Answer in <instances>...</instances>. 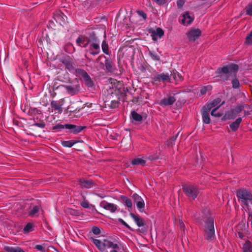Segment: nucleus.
I'll list each match as a JSON object with an SVG mask.
<instances>
[{
  "mask_svg": "<svg viewBox=\"0 0 252 252\" xmlns=\"http://www.w3.org/2000/svg\"><path fill=\"white\" fill-rule=\"evenodd\" d=\"M201 216L205 219L204 225V237L208 241L215 239V231L214 219L210 216L208 209L205 208L201 212Z\"/></svg>",
  "mask_w": 252,
  "mask_h": 252,
  "instance_id": "obj_1",
  "label": "nucleus"
},
{
  "mask_svg": "<svg viewBox=\"0 0 252 252\" xmlns=\"http://www.w3.org/2000/svg\"><path fill=\"white\" fill-rule=\"evenodd\" d=\"M94 244L102 252H126L124 247L107 239H92Z\"/></svg>",
  "mask_w": 252,
  "mask_h": 252,
  "instance_id": "obj_2",
  "label": "nucleus"
},
{
  "mask_svg": "<svg viewBox=\"0 0 252 252\" xmlns=\"http://www.w3.org/2000/svg\"><path fill=\"white\" fill-rule=\"evenodd\" d=\"M238 201L248 207V204L252 201V194L248 189H240L237 191Z\"/></svg>",
  "mask_w": 252,
  "mask_h": 252,
  "instance_id": "obj_3",
  "label": "nucleus"
},
{
  "mask_svg": "<svg viewBox=\"0 0 252 252\" xmlns=\"http://www.w3.org/2000/svg\"><path fill=\"white\" fill-rule=\"evenodd\" d=\"M238 70V66L237 64L230 63L222 67L218 68L217 73L222 77V75H225L226 77L230 76H236V73Z\"/></svg>",
  "mask_w": 252,
  "mask_h": 252,
  "instance_id": "obj_4",
  "label": "nucleus"
},
{
  "mask_svg": "<svg viewBox=\"0 0 252 252\" xmlns=\"http://www.w3.org/2000/svg\"><path fill=\"white\" fill-rule=\"evenodd\" d=\"M183 189L185 194L191 199H194L199 193L197 187L191 184L184 185Z\"/></svg>",
  "mask_w": 252,
  "mask_h": 252,
  "instance_id": "obj_5",
  "label": "nucleus"
},
{
  "mask_svg": "<svg viewBox=\"0 0 252 252\" xmlns=\"http://www.w3.org/2000/svg\"><path fill=\"white\" fill-rule=\"evenodd\" d=\"M187 38L190 42L197 40L201 35V31L199 29L192 28L186 33Z\"/></svg>",
  "mask_w": 252,
  "mask_h": 252,
  "instance_id": "obj_6",
  "label": "nucleus"
},
{
  "mask_svg": "<svg viewBox=\"0 0 252 252\" xmlns=\"http://www.w3.org/2000/svg\"><path fill=\"white\" fill-rule=\"evenodd\" d=\"M224 103V101L221 102V99L218 97L213 101L207 103L204 107L206 110L211 111L212 109H218Z\"/></svg>",
  "mask_w": 252,
  "mask_h": 252,
  "instance_id": "obj_7",
  "label": "nucleus"
},
{
  "mask_svg": "<svg viewBox=\"0 0 252 252\" xmlns=\"http://www.w3.org/2000/svg\"><path fill=\"white\" fill-rule=\"evenodd\" d=\"M132 198L134 202L136 203L137 208L140 212H142L145 207V203L142 197L137 193H133Z\"/></svg>",
  "mask_w": 252,
  "mask_h": 252,
  "instance_id": "obj_8",
  "label": "nucleus"
},
{
  "mask_svg": "<svg viewBox=\"0 0 252 252\" xmlns=\"http://www.w3.org/2000/svg\"><path fill=\"white\" fill-rule=\"evenodd\" d=\"M63 87L67 93L71 95H73L77 94L80 91V85L78 84L64 85Z\"/></svg>",
  "mask_w": 252,
  "mask_h": 252,
  "instance_id": "obj_9",
  "label": "nucleus"
},
{
  "mask_svg": "<svg viewBox=\"0 0 252 252\" xmlns=\"http://www.w3.org/2000/svg\"><path fill=\"white\" fill-rule=\"evenodd\" d=\"M100 206L103 209L109 211L111 213H115L118 209V206L113 203H109L105 200L102 201Z\"/></svg>",
  "mask_w": 252,
  "mask_h": 252,
  "instance_id": "obj_10",
  "label": "nucleus"
},
{
  "mask_svg": "<svg viewBox=\"0 0 252 252\" xmlns=\"http://www.w3.org/2000/svg\"><path fill=\"white\" fill-rule=\"evenodd\" d=\"M153 79L154 81L157 82H170V76L167 73H160V74H156L153 77Z\"/></svg>",
  "mask_w": 252,
  "mask_h": 252,
  "instance_id": "obj_11",
  "label": "nucleus"
},
{
  "mask_svg": "<svg viewBox=\"0 0 252 252\" xmlns=\"http://www.w3.org/2000/svg\"><path fill=\"white\" fill-rule=\"evenodd\" d=\"M88 51L92 55H96L100 53V47L99 42H90L89 44Z\"/></svg>",
  "mask_w": 252,
  "mask_h": 252,
  "instance_id": "obj_12",
  "label": "nucleus"
},
{
  "mask_svg": "<svg viewBox=\"0 0 252 252\" xmlns=\"http://www.w3.org/2000/svg\"><path fill=\"white\" fill-rule=\"evenodd\" d=\"M174 96L169 95L164 97L158 103V104L162 107L172 105L176 101Z\"/></svg>",
  "mask_w": 252,
  "mask_h": 252,
  "instance_id": "obj_13",
  "label": "nucleus"
},
{
  "mask_svg": "<svg viewBox=\"0 0 252 252\" xmlns=\"http://www.w3.org/2000/svg\"><path fill=\"white\" fill-rule=\"evenodd\" d=\"M194 16L192 14L188 12L184 13L181 19V23L184 26H188L194 20Z\"/></svg>",
  "mask_w": 252,
  "mask_h": 252,
  "instance_id": "obj_14",
  "label": "nucleus"
},
{
  "mask_svg": "<svg viewBox=\"0 0 252 252\" xmlns=\"http://www.w3.org/2000/svg\"><path fill=\"white\" fill-rule=\"evenodd\" d=\"M62 63L65 66V68L67 69H68L70 72H74L75 70V64L71 59L68 57H66L63 60Z\"/></svg>",
  "mask_w": 252,
  "mask_h": 252,
  "instance_id": "obj_15",
  "label": "nucleus"
},
{
  "mask_svg": "<svg viewBox=\"0 0 252 252\" xmlns=\"http://www.w3.org/2000/svg\"><path fill=\"white\" fill-rule=\"evenodd\" d=\"M64 99H62L58 101L53 100L51 102V107L55 111H57L59 113H62V107L64 103Z\"/></svg>",
  "mask_w": 252,
  "mask_h": 252,
  "instance_id": "obj_16",
  "label": "nucleus"
},
{
  "mask_svg": "<svg viewBox=\"0 0 252 252\" xmlns=\"http://www.w3.org/2000/svg\"><path fill=\"white\" fill-rule=\"evenodd\" d=\"M150 33H151L152 39L154 41L160 38L164 34L163 31L160 28H157L156 30H152Z\"/></svg>",
  "mask_w": 252,
  "mask_h": 252,
  "instance_id": "obj_17",
  "label": "nucleus"
},
{
  "mask_svg": "<svg viewBox=\"0 0 252 252\" xmlns=\"http://www.w3.org/2000/svg\"><path fill=\"white\" fill-rule=\"evenodd\" d=\"M79 185L81 188L90 189L94 186V182L91 180L81 178L79 181Z\"/></svg>",
  "mask_w": 252,
  "mask_h": 252,
  "instance_id": "obj_18",
  "label": "nucleus"
},
{
  "mask_svg": "<svg viewBox=\"0 0 252 252\" xmlns=\"http://www.w3.org/2000/svg\"><path fill=\"white\" fill-rule=\"evenodd\" d=\"M105 67L106 70L111 73H114L116 71V67L112 61L106 59L105 61Z\"/></svg>",
  "mask_w": 252,
  "mask_h": 252,
  "instance_id": "obj_19",
  "label": "nucleus"
},
{
  "mask_svg": "<svg viewBox=\"0 0 252 252\" xmlns=\"http://www.w3.org/2000/svg\"><path fill=\"white\" fill-rule=\"evenodd\" d=\"M84 127L77 126L74 125L66 124V128L71 130V131L74 134H77L81 132Z\"/></svg>",
  "mask_w": 252,
  "mask_h": 252,
  "instance_id": "obj_20",
  "label": "nucleus"
},
{
  "mask_svg": "<svg viewBox=\"0 0 252 252\" xmlns=\"http://www.w3.org/2000/svg\"><path fill=\"white\" fill-rule=\"evenodd\" d=\"M130 216L133 219L138 227L143 226L144 225L143 219L138 215H135L132 213L129 214Z\"/></svg>",
  "mask_w": 252,
  "mask_h": 252,
  "instance_id": "obj_21",
  "label": "nucleus"
},
{
  "mask_svg": "<svg viewBox=\"0 0 252 252\" xmlns=\"http://www.w3.org/2000/svg\"><path fill=\"white\" fill-rule=\"evenodd\" d=\"M41 210V208L39 206L35 205L31 207L29 211V216L31 217H37L39 215V213Z\"/></svg>",
  "mask_w": 252,
  "mask_h": 252,
  "instance_id": "obj_22",
  "label": "nucleus"
},
{
  "mask_svg": "<svg viewBox=\"0 0 252 252\" xmlns=\"http://www.w3.org/2000/svg\"><path fill=\"white\" fill-rule=\"evenodd\" d=\"M210 111L207 110L205 109V107H204L203 108V111H202V119L204 123L208 124L210 123V116L208 113V112Z\"/></svg>",
  "mask_w": 252,
  "mask_h": 252,
  "instance_id": "obj_23",
  "label": "nucleus"
},
{
  "mask_svg": "<svg viewBox=\"0 0 252 252\" xmlns=\"http://www.w3.org/2000/svg\"><path fill=\"white\" fill-rule=\"evenodd\" d=\"M120 198L122 201V202L126 205L128 208H132V202L131 200L127 197V196L122 195L120 197Z\"/></svg>",
  "mask_w": 252,
  "mask_h": 252,
  "instance_id": "obj_24",
  "label": "nucleus"
},
{
  "mask_svg": "<svg viewBox=\"0 0 252 252\" xmlns=\"http://www.w3.org/2000/svg\"><path fill=\"white\" fill-rule=\"evenodd\" d=\"M242 122L241 118H237L235 122L230 125V127L233 131H236L239 127L240 124Z\"/></svg>",
  "mask_w": 252,
  "mask_h": 252,
  "instance_id": "obj_25",
  "label": "nucleus"
},
{
  "mask_svg": "<svg viewBox=\"0 0 252 252\" xmlns=\"http://www.w3.org/2000/svg\"><path fill=\"white\" fill-rule=\"evenodd\" d=\"M5 250L7 252H25L19 247L7 246L5 247Z\"/></svg>",
  "mask_w": 252,
  "mask_h": 252,
  "instance_id": "obj_26",
  "label": "nucleus"
},
{
  "mask_svg": "<svg viewBox=\"0 0 252 252\" xmlns=\"http://www.w3.org/2000/svg\"><path fill=\"white\" fill-rule=\"evenodd\" d=\"M131 163L133 165H141L143 166L145 164L146 161L142 158H136L132 160Z\"/></svg>",
  "mask_w": 252,
  "mask_h": 252,
  "instance_id": "obj_27",
  "label": "nucleus"
},
{
  "mask_svg": "<svg viewBox=\"0 0 252 252\" xmlns=\"http://www.w3.org/2000/svg\"><path fill=\"white\" fill-rule=\"evenodd\" d=\"M244 252H252V244L249 241H246L243 245Z\"/></svg>",
  "mask_w": 252,
  "mask_h": 252,
  "instance_id": "obj_28",
  "label": "nucleus"
},
{
  "mask_svg": "<svg viewBox=\"0 0 252 252\" xmlns=\"http://www.w3.org/2000/svg\"><path fill=\"white\" fill-rule=\"evenodd\" d=\"M34 225L32 223L29 222L25 226L23 229V231L25 233H27L30 232L32 231L34 229Z\"/></svg>",
  "mask_w": 252,
  "mask_h": 252,
  "instance_id": "obj_29",
  "label": "nucleus"
},
{
  "mask_svg": "<svg viewBox=\"0 0 252 252\" xmlns=\"http://www.w3.org/2000/svg\"><path fill=\"white\" fill-rule=\"evenodd\" d=\"M171 75H172L173 79L176 82H180L183 80V77L182 75L176 71H173L172 72H171Z\"/></svg>",
  "mask_w": 252,
  "mask_h": 252,
  "instance_id": "obj_30",
  "label": "nucleus"
},
{
  "mask_svg": "<svg viewBox=\"0 0 252 252\" xmlns=\"http://www.w3.org/2000/svg\"><path fill=\"white\" fill-rule=\"evenodd\" d=\"M77 143V141L75 140L63 141H62V144L63 147L70 148Z\"/></svg>",
  "mask_w": 252,
  "mask_h": 252,
  "instance_id": "obj_31",
  "label": "nucleus"
},
{
  "mask_svg": "<svg viewBox=\"0 0 252 252\" xmlns=\"http://www.w3.org/2000/svg\"><path fill=\"white\" fill-rule=\"evenodd\" d=\"M101 48L102 50V51L103 53L106 55H109V48H108V45L105 39H104L101 44Z\"/></svg>",
  "mask_w": 252,
  "mask_h": 252,
  "instance_id": "obj_32",
  "label": "nucleus"
},
{
  "mask_svg": "<svg viewBox=\"0 0 252 252\" xmlns=\"http://www.w3.org/2000/svg\"><path fill=\"white\" fill-rule=\"evenodd\" d=\"M249 108V106L247 104H245L242 107L238 106L235 108V109H232V113H235V115H238L241 112L243 109H248Z\"/></svg>",
  "mask_w": 252,
  "mask_h": 252,
  "instance_id": "obj_33",
  "label": "nucleus"
},
{
  "mask_svg": "<svg viewBox=\"0 0 252 252\" xmlns=\"http://www.w3.org/2000/svg\"><path fill=\"white\" fill-rule=\"evenodd\" d=\"M131 115L132 119L135 121L140 122L142 120V116L135 111L131 112Z\"/></svg>",
  "mask_w": 252,
  "mask_h": 252,
  "instance_id": "obj_34",
  "label": "nucleus"
},
{
  "mask_svg": "<svg viewBox=\"0 0 252 252\" xmlns=\"http://www.w3.org/2000/svg\"><path fill=\"white\" fill-rule=\"evenodd\" d=\"M83 78L85 81V83L89 87H92L93 86V82L88 74L84 76Z\"/></svg>",
  "mask_w": 252,
  "mask_h": 252,
  "instance_id": "obj_35",
  "label": "nucleus"
},
{
  "mask_svg": "<svg viewBox=\"0 0 252 252\" xmlns=\"http://www.w3.org/2000/svg\"><path fill=\"white\" fill-rule=\"evenodd\" d=\"M212 86L210 85H208L206 86H204L203 87L200 88V93L201 94L203 95L205 94L208 91H209L212 90Z\"/></svg>",
  "mask_w": 252,
  "mask_h": 252,
  "instance_id": "obj_36",
  "label": "nucleus"
},
{
  "mask_svg": "<svg viewBox=\"0 0 252 252\" xmlns=\"http://www.w3.org/2000/svg\"><path fill=\"white\" fill-rule=\"evenodd\" d=\"M74 72L80 75L83 77L88 74L84 70L80 68L75 69Z\"/></svg>",
  "mask_w": 252,
  "mask_h": 252,
  "instance_id": "obj_37",
  "label": "nucleus"
},
{
  "mask_svg": "<svg viewBox=\"0 0 252 252\" xmlns=\"http://www.w3.org/2000/svg\"><path fill=\"white\" fill-rule=\"evenodd\" d=\"M151 57L154 60L159 61L160 60L159 56L155 52H149Z\"/></svg>",
  "mask_w": 252,
  "mask_h": 252,
  "instance_id": "obj_38",
  "label": "nucleus"
},
{
  "mask_svg": "<svg viewBox=\"0 0 252 252\" xmlns=\"http://www.w3.org/2000/svg\"><path fill=\"white\" fill-rule=\"evenodd\" d=\"M232 87L234 89H237L239 87L240 83L238 79L235 78L232 81Z\"/></svg>",
  "mask_w": 252,
  "mask_h": 252,
  "instance_id": "obj_39",
  "label": "nucleus"
},
{
  "mask_svg": "<svg viewBox=\"0 0 252 252\" xmlns=\"http://www.w3.org/2000/svg\"><path fill=\"white\" fill-rule=\"evenodd\" d=\"M246 43L251 44L252 43V31L247 36L246 38Z\"/></svg>",
  "mask_w": 252,
  "mask_h": 252,
  "instance_id": "obj_40",
  "label": "nucleus"
},
{
  "mask_svg": "<svg viewBox=\"0 0 252 252\" xmlns=\"http://www.w3.org/2000/svg\"><path fill=\"white\" fill-rule=\"evenodd\" d=\"M226 115L228 119H234L237 116V115H235V113H232V110L228 112Z\"/></svg>",
  "mask_w": 252,
  "mask_h": 252,
  "instance_id": "obj_41",
  "label": "nucleus"
},
{
  "mask_svg": "<svg viewBox=\"0 0 252 252\" xmlns=\"http://www.w3.org/2000/svg\"><path fill=\"white\" fill-rule=\"evenodd\" d=\"M246 14L252 15V4L248 5L246 8Z\"/></svg>",
  "mask_w": 252,
  "mask_h": 252,
  "instance_id": "obj_42",
  "label": "nucleus"
},
{
  "mask_svg": "<svg viewBox=\"0 0 252 252\" xmlns=\"http://www.w3.org/2000/svg\"><path fill=\"white\" fill-rule=\"evenodd\" d=\"M66 128V125L57 124L53 127V129Z\"/></svg>",
  "mask_w": 252,
  "mask_h": 252,
  "instance_id": "obj_43",
  "label": "nucleus"
},
{
  "mask_svg": "<svg viewBox=\"0 0 252 252\" xmlns=\"http://www.w3.org/2000/svg\"><path fill=\"white\" fill-rule=\"evenodd\" d=\"M92 232L95 235H98L100 233V229L96 226H94L92 228Z\"/></svg>",
  "mask_w": 252,
  "mask_h": 252,
  "instance_id": "obj_44",
  "label": "nucleus"
},
{
  "mask_svg": "<svg viewBox=\"0 0 252 252\" xmlns=\"http://www.w3.org/2000/svg\"><path fill=\"white\" fill-rule=\"evenodd\" d=\"M80 204L81 205L85 208H88L89 207V203L86 200L82 201Z\"/></svg>",
  "mask_w": 252,
  "mask_h": 252,
  "instance_id": "obj_45",
  "label": "nucleus"
},
{
  "mask_svg": "<svg viewBox=\"0 0 252 252\" xmlns=\"http://www.w3.org/2000/svg\"><path fill=\"white\" fill-rule=\"evenodd\" d=\"M217 109H211V114L212 116H215V117H219L221 116V114L219 113H216V111Z\"/></svg>",
  "mask_w": 252,
  "mask_h": 252,
  "instance_id": "obj_46",
  "label": "nucleus"
},
{
  "mask_svg": "<svg viewBox=\"0 0 252 252\" xmlns=\"http://www.w3.org/2000/svg\"><path fill=\"white\" fill-rule=\"evenodd\" d=\"M137 14L139 16L142 17L143 20H145L147 18V15L145 12H144L142 11H137Z\"/></svg>",
  "mask_w": 252,
  "mask_h": 252,
  "instance_id": "obj_47",
  "label": "nucleus"
},
{
  "mask_svg": "<svg viewBox=\"0 0 252 252\" xmlns=\"http://www.w3.org/2000/svg\"><path fill=\"white\" fill-rule=\"evenodd\" d=\"M35 249L42 252H45L46 251L45 249L42 245H36L35 246Z\"/></svg>",
  "mask_w": 252,
  "mask_h": 252,
  "instance_id": "obj_48",
  "label": "nucleus"
},
{
  "mask_svg": "<svg viewBox=\"0 0 252 252\" xmlns=\"http://www.w3.org/2000/svg\"><path fill=\"white\" fill-rule=\"evenodd\" d=\"M158 5H162L166 2L167 0H152Z\"/></svg>",
  "mask_w": 252,
  "mask_h": 252,
  "instance_id": "obj_49",
  "label": "nucleus"
},
{
  "mask_svg": "<svg viewBox=\"0 0 252 252\" xmlns=\"http://www.w3.org/2000/svg\"><path fill=\"white\" fill-rule=\"evenodd\" d=\"M185 3L184 0H178L177 1V5L179 8L182 7Z\"/></svg>",
  "mask_w": 252,
  "mask_h": 252,
  "instance_id": "obj_50",
  "label": "nucleus"
},
{
  "mask_svg": "<svg viewBox=\"0 0 252 252\" xmlns=\"http://www.w3.org/2000/svg\"><path fill=\"white\" fill-rule=\"evenodd\" d=\"M34 125L41 128H43L45 126V124L43 122L34 123Z\"/></svg>",
  "mask_w": 252,
  "mask_h": 252,
  "instance_id": "obj_51",
  "label": "nucleus"
},
{
  "mask_svg": "<svg viewBox=\"0 0 252 252\" xmlns=\"http://www.w3.org/2000/svg\"><path fill=\"white\" fill-rule=\"evenodd\" d=\"M118 221L121 223L126 226L127 228H130L129 226L122 219H119Z\"/></svg>",
  "mask_w": 252,
  "mask_h": 252,
  "instance_id": "obj_52",
  "label": "nucleus"
},
{
  "mask_svg": "<svg viewBox=\"0 0 252 252\" xmlns=\"http://www.w3.org/2000/svg\"><path fill=\"white\" fill-rule=\"evenodd\" d=\"M82 42V40L80 38H78L76 40V43L79 46H81Z\"/></svg>",
  "mask_w": 252,
  "mask_h": 252,
  "instance_id": "obj_53",
  "label": "nucleus"
},
{
  "mask_svg": "<svg viewBox=\"0 0 252 252\" xmlns=\"http://www.w3.org/2000/svg\"><path fill=\"white\" fill-rule=\"evenodd\" d=\"M250 217H251V225L252 227V213L250 215Z\"/></svg>",
  "mask_w": 252,
  "mask_h": 252,
  "instance_id": "obj_54",
  "label": "nucleus"
},
{
  "mask_svg": "<svg viewBox=\"0 0 252 252\" xmlns=\"http://www.w3.org/2000/svg\"><path fill=\"white\" fill-rule=\"evenodd\" d=\"M98 196H99L100 197H101V198H103L104 197V196H102V195H98Z\"/></svg>",
  "mask_w": 252,
  "mask_h": 252,
  "instance_id": "obj_55",
  "label": "nucleus"
},
{
  "mask_svg": "<svg viewBox=\"0 0 252 252\" xmlns=\"http://www.w3.org/2000/svg\"><path fill=\"white\" fill-rule=\"evenodd\" d=\"M100 58V56L98 57V58H97V59H99Z\"/></svg>",
  "mask_w": 252,
  "mask_h": 252,
  "instance_id": "obj_56",
  "label": "nucleus"
}]
</instances>
